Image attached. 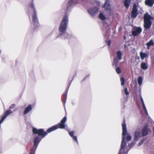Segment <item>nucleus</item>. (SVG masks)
I'll use <instances>...</instances> for the list:
<instances>
[{"mask_svg":"<svg viewBox=\"0 0 154 154\" xmlns=\"http://www.w3.org/2000/svg\"><path fill=\"white\" fill-rule=\"evenodd\" d=\"M120 81H121V85H124L125 82V79L123 77H122L120 79Z\"/></svg>","mask_w":154,"mask_h":154,"instance_id":"obj_25","label":"nucleus"},{"mask_svg":"<svg viewBox=\"0 0 154 154\" xmlns=\"http://www.w3.org/2000/svg\"><path fill=\"white\" fill-rule=\"evenodd\" d=\"M114 61H115V59H114Z\"/></svg>","mask_w":154,"mask_h":154,"instance_id":"obj_39","label":"nucleus"},{"mask_svg":"<svg viewBox=\"0 0 154 154\" xmlns=\"http://www.w3.org/2000/svg\"><path fill=\"white\" fill-rule=\"evenodd\" d=\"M109 1H106V2L104 5V7L105 10L107 11H110L111 10V5L108 2Z\"/></svg>","mask_w":154,"mask_h":154,"instance_id":"obj_12","label":"nucleus"},{"mask_svg":"<svg viewBox=\"0 0 154 154\" xmlns=\"http://www.w3.org/2000/svg\"><path fill=\"white\" fill-rule=\"evenodd\" d=\"M67 95V91H66L63 95L62 99L64 100H62V101L64 103H65L66 100V99Z\"/></svg>","mask_w":154,"mask_h":154,"instance_id":"obj_21","label":"nucleus"},{"mask_svg":"<svg viewBox=\"0 0 154 154\" xmlns=\"http://www.w3.org/2000/svg\"><path fill=\"white\" fill-rule=\"evenodd\" d=\"M138 14L137 6L135 4H134L131 12V16L132 18H134L137 17Z\"/></svg>","mask_w":154,"mask_h":154,"instance_id":"obj_8","label":"nucleus"},{"mask_svg":"<svg viewBox=\"0 0 154 154\" xmlns=\"http://www.w3.org/2000/svg\"><path fill=\"white\" fill-rule=\"evenodd\" d=\"M68 21V16L66 14L63 18L59 27V31L62 34H63L64 32L66 30Z\"/></svg>","mask_w":154,"mask_h":154,"instance_id":"obj_4","label":"nucleus"},{"mask_svg":"<svg viewBox=\"0 0 154 154\" xmlns=\"http://www.w3.org/2000/svg\"><path fill=\"white\" fill-rule=\"evenodd\" d=\"M29 7L34 12V14L32 16V22L34 23V27L33 30H35L38 26V20L36 14V10L34 7V4L32 3L30 4Z\"/></svg>","mask_w":154,"mask_h":154,"instance_id":"obj_3","label":"nucleus"},{"mask_svg":"<svg viewBox=\"0 0 154 154\" xmlns=\"http://www.w3.org/2000/svg\"><path fill=\"white\" fill-rule=\"evenodd\" d=\"M68 7H67V8H66V10H67L68 9Z\"/></svg>","mask_w":154,"mask_h":154,"instance_id":"obj_37","label":"nucleus"},{"mask_svg":"<svg viewBox=\"0 0 154 154\" xmlns=\"http://www.w3.org/2000/svg\"><path fill=\"white\" fill-rule=\"evenodd\" d=\"M122 143L120 151L118 154H126L125 151V148L126 146L125 140L126 134L127 133V129L125 122V120H124L123 123L122 124Z\"/></svg>","mask_w":154,"mask_h":154,"instance_id":"obj_2","label":"nucleus"},{"mask_svg":"<svg viewBox=\"0 0 154 154\" xmlns=\"http://www.w3.org/2000/svg\"><path fill=\"white\" fill-rule=\"evenodd\" d=\"M124 91H125V94L126 95H129V93L128 92V91L126 87H125V88Z\"/></svg>","mask_w":154,"mask_h":154,"instance_id":"obj_27","label":"nucleus"},{"mask_svg":"<svg viewBox=\"0 0 154 154\" xmlns=\"http://www.w3.org/2000/svg\"><path fill=\"white\" fill-rule=\"evenodd\" d=\"M142 32V29L140 27H138L137 28L136 30L132 31V35L134 36H136Z\"/></svg>","mask_w":154,"mask_h":154,"instance_id":"obj_11","label":"nucleus"},{"mask_svg":"<svg viewBox=\"0 0 154 154\" xmlns=\"http://www.w3.org/2000/svg\"><path fill=\"white\" fill-rule=\"evenodd\" d=\"M72 139L77 143H78V141L77 140V137L75 136H73V137H72Z\"/></svg>","mask_w":154,"mask_h":154,"instance_id":"obj_28","label":"nucleus"},{"mask_svg":"<svg viewBox=\"0 0 154 154\" xmlns=\"http://www.w3.org/2000/svg\"><path fill=\"white\" fill-rule=\"evenodd\" d=\"M134 140L136 141L138 140L140 138L142 137L141 131L139 130L136 131L134 133Z\"/></svg>","mask_w":154,"mask_h":154,"instance_id":"obj_9","label":"nucleus"},{"mask_svg":"<svg viewBox=\"0 0 154 154\" xmlns=\"http://www.w3.org/2000/svg\"><path fill=\"white\" fill-rule=\"evenodd\" d=\"M148 128L147 125H146L143 128L142 130V136L143 137L147 135L148 133Z\"/></svg>","mask_w":154,"mask_h":154,"instance_id":"obj_10","label":"nucleus"},{"mask_svg":"<svg viewBox=\"0 0 154 154\" xmlns=\"http://www.w3.org/2000/svg\"><path fill=\"white\" fill-rule=\"evenodd\" d=\"M124 39H125V36H124Z\"/></svg>","mask_w":154,"mask_h":154,"instance_id":"obj_36","label":"nucleus"},{"mask_svg":"<svg viewBox=\"0 0 154 154\" xmlns=\"http://www.w3.org/2000/svg\"><path fill=\"white\" fill-rule=\"evenodd\" d=\"M142 78L141 76H140L138 77V83L139 85L140 86L142 83Z\"/></svg>","mask_w":154,"mask_h":154,"instance_id":"obj_24","label":"nucleus"},{"mask_svg":"<svg viewBox=\"0 0 154 154\" xmlns=\"http://www.w3.org/2000/svg\"><path fill=\"white\" fill-rule=\"evenodd\" d=\"M140 56L141 59L143 60L147 57V54L145 53H143L141 52H140Z\"/></svg>","mask_w":154,"mask_h":154,"instance_id":"obj_20","label":"nucleus"},{"mask_svg":"<svg viewBox=\"0 0 154 154\" xmlns=\"http://www.w3.org/2000/svg\"><path fill=\"white\" fill-rule=\"evenodd\" d=\"M135 143H134L133 142H132L130 144H129V147H131L133 145H134Z\"/></svg>","mask_w":154,"mask_h":154,"instance_id":"obj_33","label":"nucleus"},{"mask_svg":"<svg viewBox=\"0 0 154 154\" xmlns=\"http://www.w3.org/2000/svg\"><path fill=\"white\" fill-rule=\"evenodd\" d=\"M69 1V2H68V3L70 5H71V3H72L73 1Z\"/></svg>","mask_w":154,"mask_h":154,"instance_id":"obj_35","label":"nucleus"},{"mask_svg":"<svg viewBox=\"0 0 154 154\" xmlns=\"http://www.w3.org/2000/svg\"><path fill=\"white\" fill-rule=\"evenodd\" d=\"M32 109V107L31 105H29L27 106L24 110L23 114L24 115L28 113Z\"/></svg>","mask_w":154,"mask_h":154,"instance_id":"obj_13","label":"nucleus"},{"mask_svg":"<svg viewBox=\"0 0 154 154\" xmlns=\"http://www.w3.org/2000/svg\"><path fill=\"white\" fill-rule=\"evenodd\" d=\"M140 67L143 70L146 69L148 68V66L147 63L143 62L141 64Z\"/></svg>","mask_w":154,"mask_h":154,"instance_id":"obj_14","label":"nucleus"},{"mask_svg":"<svg viewBox=\"0 0 154 154\" xmlns=\"http://www.w3.org/2000/svg\"><path fill=\"white\" fill-rule=\"evenodd\" d=\"M154 3V1H145V4L149 6H152Z\"/></svg>","mask_w":154,"mask_h":154,"instance_id":"obj_15","label":"nucleus"},{"mask_svg":"<svg viewBox=\"0 0 154 154\" xmlns=\"http://www.w3.org/2000/svg\"><path fill=\"white\" fill-rule=\"evenodd\" d=\"M131 1H125L124 6L127 9H128Z\"/></svg>","mask_w":154,"mask_h":154,"instance_id":"obj_18","label":"nucleus"},{"mask_svg":"<svg viewBox=\"0 0 154 154\" xmlns=\"http://www.w3.org/2000/svg\"><path fill=\"white\" fill-rule=\"evenodd\" d=\"M126 135V139L127 141H129L131 140V136L127 132Z\"/></svg>","mask_w":154,"mask_h":154,"instance_id":"obj_23","label":"nucleus"},{"mask_svg":"<svg viewBox=\"0 0 154 154\" xmlns=\"http://www.w3.org/2000/svg\"><path fill=\"white\" fill-rule=\"evenodd\" d=\"M74 132L73 131H71L69 132V135L72 137H73V136H74Z\"/></svg>","mask_w":154,"mask_h":154,"instance_id":"obj_31","label":"nucleus"},{"mask_svg":"<svg viewBox=\"0 0 154 154\" xmlns=\"http://www.w3.org/2000/svg\"><path fill=\"white\" fill-rule=\"evenodd\" d=\"M143 106L144 110V111L145 112V113L146 114V115H148V113H147L146 109V107L145 106V105H143V106Z\"/></svg>","mask_w":154,"mask_h":154,"instance_id":"obj_30","label":"nucleus"},{"mask_svg":"<svg viewBox=\"0 0 154 154\" xmlns=\"http://www.w3.org/2000/svg\"><path fill=\"white\" fill-rule=\"evenodd\" d=\"M154 43L153 41L152 40H151L150 41L147 43L146 44V45L147 46V48L148 49L149 48V47L151 46H154Z\"/></svg>","mask_w":154,"mask_h":154,"instance_id":"obj_17","label":"nucleus"},{"mask_svg":"<svg viewBox=\"0 0 154 154\" xmlns=\"http://www.w3.org/2000/svg\"><path fill=\"white\" fill-rule=\"evenodd\" d=\"M99 9L97 7L90 8L88 10V13L92 17L94 16L98 12Z\"/></svg>","mask_w":154,"mask_h":154,"instance_id":"obj_7","label":"nucleus"},{"mask_svg":"<svg viewBox=\"0 0 154 154\" xmlns=\"http://www.w3.org/2000/svg\"><path fill=\"white\" fill-rule=\"evenodd\" d=\"M143 19V27L145 29H148L151 27L152 24L151 21L152 17L148 13H146L144 15Z\"/></svg>","mask_w":154,"mask_h":154,"instance_id":"obj_5","label":"nucleus"},{"mask_svg":"<svg viewBox=\"0 0 154 154\" xmlns=\"http://www.w3.org/2000/svg\"><path fill=\"white\" fill-rule=\"evenodd\" d=\"M67 120L66 116L63 117L61 120L60 122L58 125L53 126L48 129L46 131H45L43 129H37L33 128H32V133L33 134H37L39 136H41L42 138L45 137L48 133H49L54 131L58 128L60 129H64L66 127L65 122Z\"/></svg>","mask_w":154,"mask_h":154,"instance_id":"obj_1","label":"nucleus"},{"mask_svg":"<svg viewBox=\"0 0 154 154\" xmlns=\"http://www.w3.org/2000/svg\"><path fill=\"white\" fill-rule=\"evenodd\" d=\"M99 18L102 20H103L106 19L105 16L102 13H100L99 16Z\"/></svg>","mask_w":154,"mask_h":154,"instance_id":"obj_22","label":"nucleus"},{"mask_svg":"<svg viewBox=\"0 0 154 154\" xmlns=\"http://www.w3.org/2000/svg\"><path fill=\"white\" fill-rule=\"evenodd\" d=\"M41 140V139H40L38 137H35L34 145L31 148L29 154H35V150Z\"/></svg>","mask_w":154,"mask_h":154,"instance_id":"obj_6","label":"nucleus"},{"mask_svg":"<svg viewBox=\"0 0 154 154\" xmlns=\"http://www.w3.org/2000/svg\"><path fill=\"white\" fill-rule=\"evenodd\" d=\"M15 106V104H12L11 106L9 107V109H13L14 108Z\"/></svg>","mask_w":154,"mask_h":154,"instance_id":"obj_32","label":"nucleus"},{"mask_svg":"<svg viewBox=\"0 0 154 154\" xmlns=\"http://www.w3.org/2000/svg\"><path fill=\"white\" fill-rule=\"evenodd\" d=\"M141 101L142 102V106L145 105L142 98H141Z\"/></svg>","mask_w":154,"mask_h":154,"instance_id":"obj_34","label":"nucleus"},{"mask_svg":"<svg viewBox=\"0 0 154 154\" xmlns=\"http://www.w3.org/2000/svg\"><path fill=\"white\" fill-rule=\"evenodd\" d=\"M117 57L119 60L122 59V53L121 51H118L116 52Z\"/></svg>","mask_w":154,"mask_h":154,"instance_id":"obj_16","label":"nucleus"},{"mask_svg":"<svg viewBox=\"0 0 154 154\" xmlns=\"http://www.w3.org/2000/svg\"><path fill=\"white\" fill-rule=\"evenodd\" d=\"M116 73L118 74H119L121 73V71L120 69V68L119 67H117L116 68Z\"/></svg>","mask_w":154,"mask_h":154,"instance_id":"obj_26","label":"nucleus"},{"mask_svg":"<svg viewBox=\"0 0 154 154\" xmlns=\"http://www.w3.org/2000/svg\"><path fill=\"white\" fill-rule=\"evenodd\" d=\"M12 112L11 110H7L5 112L3 116H5L6 118L8 115L12 113Z\"/></svg>","mask_w":154,"mask_h":154,"instance_id":"obj_19","label":"nucleus"},{"mask_svg":"<svg viewBox=\"0 0 154 154\" xmlns=\"http://www.w3.org/2000/svg\"><path fill=\"white\" fill-rule=\"evenodd\" d=\"M23 154H25V153H24Z\"/></svg>","mask_w":154,"mask_h":154,"instance_id":"obj_40","label":"nucleus"},{"mask_svg":"<svg viewBox=\"0 0 154 154\" xmlns=\"http://www.w3.org/2000/svg\"><path fill=\"white\" fill-rule=\"evenodd\" d=\"M106 43L107 44L108 46L109 47L110 46L111 41L110 40H109L106 41Z\"/></svg>","mask_w":154,"mask_h":154,"instance_id":"obj_29","label":"nucleus"},{"mask_svg":"<svg viewBox=\"0 0 154 154\" xmlns=\"http://www.w3.org/2000/svg\"><path fill=\"white\" fill-rule=\"evenodd\" d=\"M117 63H118V61H117V62H116V64H117Z\"/></svg>","mask_w":154,"mask_h":154,"instance_id":"obj_38","label":"nucleus"}]
</instances>
